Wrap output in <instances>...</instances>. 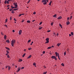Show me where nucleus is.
Segmentation results:
<instances>
[{
  "instance_id": "obj_42",
  "label": "nucleus",
  "mask_w": 74,
  "mask_h": 74,
  "mask_svg": "<svg viewBox=\"0 0 74 74\" xmlns=\"http://www.w3.org/2000/svg\"><path fill=\"white\" fill-rule=\"evenodd\" d=\"M14 21H16V19L15 18H14Z\"/></svg>"
},
{
  "instance_id": "obj_39",
  "label": "nucleus",
  "mask_w": 74,
  "mask_h": 74,
  "mask_svg": "<svg viewBox=\"0 0 74 74\" xmlns=\"http://www.w3.org/2000/svg\"><path fill=\"white\" fill-rule=\"evenodd\" d=\"M11 8L12 9H13V8H14V7H13L12 6H11Z\"/></svg>"
},
{
  "instance_id": "obj_13",
  "label": "nucleus",
  "mask_w": 74,
  "mask_h": 74,
  "mask_svg": "<svg viewBox=\"0 0 74 74\" xmlns=\"http://www.w3.org/2000/svg\"><path fill=\"white\" fill-rule=\"evenodd\" d=\"M52 1H51L50 2V3H49V5H51V3H52Z\"/></svg>"
},
{
  "instance_id": "obj_2",
  "label": "nucleus",
  "mask_w": 74,
  "mask_h": 74,
  "mask_svg": "<svg viewBox=\"0 0 74 74\" xmlns=\"http://www.w3.org/2000/svg\"><path fill=\"white\" fill-rule=\"evenodd\" d=\"M42 3H43V4L44 5H45V4H47V3L46 0H42Z\"/></svg>"
},
{
  "instance_id": "obj_59",
  "label": "nucleus",
  "mask_w": 74,
  "mask_h": 74,
  "mask_svg": "<svg viewBox=\"0 0 74 74\" xmlns=\"http://www.w3.org/2000/svg\"><path fill=\"white\" fill-rule=\"evenodd\" d=\"M18 7H16V6H15L14 7V8H17Z\"/></svg>"
},
{
  "instance_id": "obj_57",
  "label": "nucleus",
  "mask_w": 74,
  "mask_h": 74,
  "mask_svg": "<svg viewBox=\"0 0 74 74\" xmlns=\"http://www.w3.org/2000/svg\"><path fill=\"white\" fill-rule=\"evenodd\" d=\"M21 15H21V14H20L18 15V16H19V17H20V16H21Z\"/></svg>"
},
{
  "instance_id": "obj_7",
  "label": "nucleus",
  "mask_w": 74,
  "mask_h": 74,
  "mask_svg": "<svg viewBox=\"0 0 74 74\" xmlns=\"http://www.w3.org/2000/svg\"><path fill=\"white\" fill-rule=\"evenodd\" d=\"M56 57V56H52L51 57L52 59H55Z\"/></svg>"
},
{
  "instance_id": "obj_52",
  "label": "nucleus",
  "mask_w": 74,
  "mask_h": 74,
  "mask_svg": "<svg viewBox=\"0 0 74 74\" xmlns=\"http://www.w3.org/2000/svg\"><path fill=\"white\" fill-rule=\"evenodd\" d=\"M8 2H10V1H12V0H8Z\"/></svg>"
},
{
  "instance_id": "obj_58",
  "label": "nucleus",
  "mask_w": 74,
  "mask_h": 74,
  "mask_svg": "<svg viewBox=\"0 0 74 74\" xmlns=\"http://www.w3.org/2000/svg\"><path fill=\"white\" fill-rule=\"evenodd\" d=\"M30 1H29L27 2V3H30Z\"/></svg>"
},
{
  "instance_id": "obj_11",
  "label": "nucleus",
  "mask_w": 74,
  "mask_h": 74,
  "mask_svg": "<svg viewBox=\"0 0 74 74\" xmlns=\"http://www.w3.org/2000/svg\"><path fill=\"white\" fill-rule=\"evenodd\" d=\"M5 48H6V49H7L8 50V51H10V49L8 47H5Z\"/></svg>"
},
{
  "instance_id": "obj_48",
  "label": "nucleus",
  "mask_w": 74,
  "mask_h": 74,
  "mask_svg": "<svg viewBox=\"0 0 74 74\" xmlns=\"http://www.w3.org/2000/svg\"><path fill=\"white\" fill-rule=\"evenodd\" d=\"M12 9H10V11H12Z\"/></svg>"
},
{
  "instance_id": "obj_10",
  "label": "nucleus",
  "mask_w": 74,
  "mask_h": 74,
  "mask_svg": "<svg viewBox=\"0 0 74 74\" xmlns=\"http://www.w3.org/2000/svg\"><path fill=\"white\" fill-rule=\"evenodd\" d=\"M31 57H32V55H30L27 58V59H30Z\"/></svg>"
},
{
  "instance_id": "obj_47",
  "label": "nucleus",
  "mask_w": 74,
  "mask_h": 74,
  "mask_svg": "<svg viewBox=\"0 0 74 74\" xmlns=\"http://www.w3.org/2000/svg\"><path fill=\"white\" fill-rule=\"evenodd\" d=\"M31 49H32V48H28V50H31Z\"/></svg>"
},
{
  "instance_id": "obj_56",
  "label": "nucleus",
  "mask_w": 74,
  "mask_h": 74,
  "mask_svg": "<svg viewBox=\"0 0 74 74\" xmlns=\"http://www.w3.org/2000/svg\"><path fill=\"white\" fill-rule=\"evenodd\" d=\"M48 32H51V31L50 30H49L47 31Z\"/></svg>"
},
{
  "instance_id": "obj_61",
  "label": "nucleus",
  "mask_w": 74,
  "mask_h": 74,
  "mask_svg": "<svg viewBox=\"0 0 74 74\" xmlns=\"http://www.w3.org/2000/svg\"><path fill=\"white\" fill-rule=\"evenodd\" d=\"M58 58L59 59V60H60V58H59V56L58 57Z\"/></svg>"
},
{
  "instance_id": "obj_24",
  "label": "nucleus",
  "mask_w": 74,
  "mask_h": 74,
  "mask_svg": "<svg viewBox=\"0 0 74 74\" xmlns=\"http://www.w3.org/2000/svg\"><path fill=\"white\" fill-rule=\"evenodd\" d=\"M27 23H30V21L28 20L27 21Z\"/></svg>"
},
{
  "instance_id": "obj_36",
  "label": "nucleus",
  "mask_w": 74,
  "mask_h": 74,
  "mask_svg": "<svg viewBox=\"0 0 74 74\" xmlns=\"http://www.w3.org/2000/svg\"><path fill=\"white\" fill-rule=\"evenodd\" d=\"M42 27H40V28H39V30H41V29H42Z\"/></svg>"
},
{
  "instance_id": "obj_40",
  "label": "nucleus",
  "mask_w": 74,
  "mask_h": 74,
  "mask_svg": "<svg viewBox=\"0 0 74 74\" xmlns=\"http://www.w3.org/2000/svg\"><path fill=\"white\" fill-rule=\"evenodd\" d=\"M7 4H9V2L8 1H7Z\"/></svg>"
},
{
  "instance_id": "obj_16",
  "label": "nucleus",
  "mask_w": 74,
  "mask_h": 74,
  "mask_svg": "<svg viewBox=\"0 0 74 74\" xmlns=\"http://www.w3.org/2000/svg\"><path fill=\"white\" fill-rule=\"evenodd\" d=\"M57 16V14H55L54 15H53V17L54 18H55V17H56V16Z\"/></svg>"
},
{
  "instance_id": "obj_5",
  "label": "nucleus",
  "mask_w": 74,
  "mask_h": 74,
  "mask_svg": "<svg viewBox=\"0 0 74 74\" xmlns=\"http://www.w3.org/2000/svg\"><path fill=\"white\" fill-rule=\"evenodd\" d=\"M22 30H19V35H21V34H22Z\"/></svg>"
},
{
  "instance_id": "obj_31",
  "label": "nucleus",
  "mask_w": 74,
  "mask_h": 74,
  "mask_svg": "<svg viewBox=\"0 0 74 74\" xmlns=\"http://www.w3.org/2000/svg\"><path fill=\"white\" fill-rule=\"evenodd\" d=\"M57 46H58V47H59V46H60V45H59V43H58L57 44Z\"/></svg>"
},
{
  "instance_id": "obj_18",
  "label": "nucleus",
  "mask_w": 74,
  "mask_h": 74,
  "mask_svg": "<svg viewBox=\"0 0 74 74\" xmlns=\"http://www.w3.org/2000/svg\"><path fill=\"white\" fill-rule=\"evenodd\" d=\"M61 66H64V64L63 63H62L61 64Z\"/></svg>"
},
{
  "instance_id": "obj_54",
  "label": "nucleus",
  "mask_w": 74,
  "mask_h": 74,
  "mask_svg": "<svg viewBox=\"0 0 74 74\" xmlns=\"http://www.w3.org/2000/svg\"><path fill=\"white\" fill-rule=\"evenodd\" d=\"M53 34H54V35H55V36H56V34H55V32H54L53 33Z\"/></svg>"
},
{
  "instance_id": "obj_3",
  "label": "nucleus",
  "mask_w": 74,
  "mask_h": 74,
  "mask_svg": "<svg viewBox=\"0 0 74 74\" xmlns=\"http://www.w3.org/2000/svg\"><path fill=\"white\" fill-rule=\"evenodd\" d=\"M49 38H47L46 39V41H47L45 42V44H48L49 42Z\"/></svg>"
},
{
  "instance_id": "obj_15",
  "label": "nucleus",
  "mask_w": 74,
  "mask_h": 74,
  "mask_svg": "<svg viewBox=\"0 0 74 74\" xmlns=\"http://www.w3.org/2000/svg\"><path fill=\"white\" fill-rule=\"evenodd\" d=\"M22 60L21 59H19V60H18V62H22Z\"/></svg>"
},
{
  "instance_id": "obj_17",
  "label": "nucleus",
  "mask_w": 74,
  "mask_h": 74,
  "mask_svg": "<svg viewBox=\"0 0 74 74\" xmlns=\"http://www.w3.org/2000/svg\"><path fill=\"white\" fill-rule=\"evenodd\" d=\"M10 69H11V67L9 66H8V70H10Z\"/></svg>"
},
{
  "instance_id": "obj_43",
  "label": "nucleus",
  "mask_w": 74,
  "mask_h": 74,
  "mask_svg": "<svg viewBox=\"0 0 74 74\" xmlns=\"http://www.w3.org/2000/svg\"><path fill=\"white\" fill-rule=\"evenodd\" d=\"M5 4H7V1H5Z\"/></svg>"
},
{
  "instance_id": "obj_4",
  "label": "nucleus",
  "mask_w": 74,
  "mask_h": 74,
  "mask_svg": "<svg viewBox=\"0 0 74 74\" xmlns=\"http://www.w3.org/2000/svg\"><path fill=\"white\" fill-rule=\"evenodd\" d=\"M20 70H21V67H18L17 69V71H16V72H19Z\"/></svg>"
},
{
  "instance_id": "obj_6",
  "label": "nucleus",
  "mask_w": 74,
  "mask_h": 74,
  "mask_svg": "<svg viewBox=\"0 0 74 74\" xmlns=\"http://www.w3.org/2000/svg\"><path fill=\"white\" fill-rule=\"evenodd\" d=\"M17 3H13L15 7H18V5H17Z\"/></svg>"
},
{
  "instance_id": "obj_37",
  "label": "nucleus",
  "mask_w": 74,
  "mask_h": 74,
  "mask_svg": "<svg viewBox=\"0 0 74 74\" xmlns=\"http://www.w3.org/2000/svg\"><path fill=\"white\" fill-rule=\"evenodd\" d=\"M45 53V51H43L42 52V53L43 54H44V53Z\"/></svg>"
},
{
  "instance_id": "obj_64",
  "label": "nucleus",
  "mask_w": 74,
  "mask_h": 74,
  "mask_svg": "<svg viewBox=\"0 0 74 74\" xmlns=\"http://www.w3.org/2000/svg\"><path fill=\"white\" fill-rule=\"evenodd\" d=\"M5 26H6V27L7 28V25H5Z\"/></svg>"
},
{
  "instance_id": "obj_41",
  "label": "nucleus",
  "mask_w": 74,
  "mask_h": 74,
  "mask_svg": "<svg viewBox=\"0 0 74 74\" xmlns=\"http://www.w3.org/2000/svg\"><path fill=\"white\" fill-rule=\"evenodd\" d=\"M69 19H70V18H69V17H67V21H69Z\"/></svg>"
},
{
  "instance_id": "obj_46",
  "label": "nucleus",
  "mask_w": 74,
  "mask_h": 74,
  "mask_svg": "<svg viewBox=\"0 0 74 74\" xmlns=\"http://www.w3.org/2000/svg\"><path fill=\"white\" fill-rule=\"evenodd\" d=\"M43 67H44V69H45V68H46V67H45V66H43Z\"/></svg>"
},
{
  "instance_id": "obj_38",
  "label": "nucleus",
  "mask_w": 74,
  "mask_h": 74,
  "mask_svg": "<svg viewBox=\"0 0 74 74\" xmlns=\"http://www.w3.org/2000/svg\"><path fill=\"white\" fill-rule=\"evenodd\" d=\"M64 56H65V55H66V52H64Z\"/></svg>"
},
{
  "instance_id": "obj_45",
  "label": "nucleus",
  "mask_w": 74,
  "mask_h": 74,
  "mask_svg": "<svg viewBox=\"0 0 74 74\" xmlns=\"http://www.w3.org/2000/svg\"><path fill=\"white\" fill-rule=\"evenodd\" d=\"M71 18H72V16H71L70 18V20L71 19Z\"/></svg>"
},
{
  "instance_id": "obj_50",
  "label": "nucleus",
  "mask_w": 74,
  "mask_h": 74,
  "mask_svg": "<svg viewBox=\"0 0 74 74\" xmlns=\"http://www.w3.org/2000/svg\"><path fill=\"white\" fill-rule=\"evenodd\" d=\"M42 24V22H40L39 24V25H40Z\"/></svg>"
},
{
  "instance_id": "obj_51",
  "label": "nucleus",
  "mask_w": 74,
  "mask_h": 74,
  "mask_svg": "<svg viewBox=\"0 0 74 74\" xmlns=\"http://www.w3.org/2000/svg\"><path fill=\"white\" fill-rule=\"evenodd\" d=\"M57 55H58V56H59V53H57Z\"/></svg>"
},
{
  "instance_id": "obj_34",
  "label": "nucleus",
  "mask_w": 74,
  "mask_h": 74,
  "mask_svg": "<svg viewBox=\"0 0 74 74\" xmlns=\"http://www.w3.org/2000/svg\"><path fill=\"white\" fill-rule=\"evenodd\" d=\"M18 10V9H13V10L14 11H16V10Z\"/></svg>"
},
{
  "instance_id": "obj_63",
  "label": "nucleus",
  "mask_w": 74,
  "mask_h": 74,
  "mask_svg": "<svg viewBox=\"0 0 74 74\" xmlns=\"http://www.w3.org/2000/svg\"><path fill=\"white\" fill-rule=\"evenodd\" d=\"M12 32H15V30H13Z\"/></svg>"
},
{
  "instance_id": "obj_21",
  "label": "nucleus",
  "mask_w": 74,
  "mask_h": 74,
  "mask_svg": "<svg viewBox=\"0 0 74 74\" xmlns=\"http://www.w3.org/2000/svg\"><path fill=\"white\" fill-rule=\"evenodd\" d=\"M25 55H26V53H24L22 57H23V58H24V57L25 56Z\"/></svg>"
},
{
  "instance_id": "obj_9",
  "label": "nucleus",
  "mask_w": 74,
  "mask_h": 74,
  "mask_svg": "<svg viewBox=\"0 0 74 74\" xmlns=\"http://www.w3.org/2000/svg\"><path fill=\"white\" fill-rule=\"evenodd\" d=\"M6 38H7V36L5 35H4V39L5 40H6Z\"/></svg>"
},
{
  "instance_id": "obj_14",
  "label": "nucleus",
  "mask_w": 74,
  "mask_h": 74,
  "mask_svg": "<svg viewBox=\"0 0 74 74\" xmlns=\"http://www.w3.org/2000/svg\"><path fill=\"white\" fill-rule=\"evenodd\" d=\"M66 25H69L70 24V22H66Z\"/></svg>"
},
{
  "instance_id": "obj_35",
  "label": "nucleus",
  "mask_w": 74,
  "mask_h": 74,
  "mask_svg": "<svg viewBox=\"0 0 74 74\" xmlns=\"http://www.w3.org/2000/svg\"><path fill=\"white\" fill-rule=\"evenodd\" d=\"M7 58H10V57L9 56V55H8Z\"/></svg>"
},
{
  "instance_id": "obj_20",
  "label": "nucleus",
  "mask_w": 74,
  "mask_h": 74,
  "mask_svg": "<svg viewBox=\"0 0 74 74\" xmlns=\"http://www.w3.org/2000/svg\"><path fill=\"white\" fill-rule=\"evenodd\" d=\"M51 48H52V47H49L47 48V49H51Z\"/></svg>"
},
{
  "instance_id": "obj_23",
  "label": "nucleus",
  "mask_w": 74,
  "mask_h": 74,
  "mask_svg": "<svg viewBox=\"0 0 74 74\" xmlns=\"http://www.w3.org/2000/svg\"><path fill=\"white\" fill-rule=\"evenodd\" d=\"M59 26L60 27H61V28H62V25H61V24H59Z\"/></svg>"
},
{
  "instance_id": "obj_26",
  "label": "nucleus",
  "mask_w": 74,
  "mask_h": 74,
  "mask_svg": "<svg viewBox=\"0 0 74 74\" xmlns=\"http://www.w3.org/2000/svg\"><path fill=\"white\" fill-rule=\"evenodd\" d=\"M33 65L34 66H36V63H33Z\"/></svg>"
},
{
  "instance_id": "obj_12",
  "label": "nucleus",
  "mask_w": 74,
  "mask_h": 74,
  "mask_svg": "<svg viewBox=\"0 0 74 74\" xmlns=\"http://www.w3.org/2000/svg\"><path fill=\"white\" fill-rule=\"evenodd\" d=\"M6 42H7V43H10V40H6Z\"/></svg>"
},
{
  "instance_id": "obj_32",
  "label": "nucleus",
  "mask_w": 74,
  "mask_h": 74,
  "mask_svg": "<svg viewBox=\"0 0 74 74\" xmlns=\"http://www.w3.org/2000/svg\"><path fill=\"white\" fill-rule=\"evenodd\" d=\"M71 35H74V34L73 32H71Z\"/></svg>"
},
{
  "instance_id": "obj_19",
  "label": "nucleus",
  "mask_w": 74,
  "mask_h": 74,
  "mask_svg": "<svg viewBox=\"0 0 74 74\" xmlns=\"http://www.w3.org/2000/svg\"><path fill=\"white\" fill-rule=\"evenodd\" d=\"M55 54L56 55V56L57 57L58 56V52H55Z\"/></svg>"
},
{
  "instance_id": "obj_1",
  "label": "nucleus",
  "mask_w": 74,
  "mask_h": 74,
  "mask_svg": "<svg viewBox=\"0 0 74 74\" xmlns=\"http://www.w3.org/2000/svg\"><path fill=\"white\" fill-rule=\"evenodd\" d=\"M16 42V41L15 40H12L11 42V45L12 47H14V44H15Z\"/></svg>"
},
{
  "instance_id": "obj_55",
  "label": "nucleus",
  "mask_w": 74,
  "mask_h": 74,
  "mask_svg": "<svg viewBox=\"0 0 74 74\" xmlns=\"http://www.w3.org/2000/svg\"><path fill=\"white\" fill-rule=\"evenodd\" d=\"M10 21H11V20H12V17H10Z\"/></svg>"
},
{
  "instance_id": "obj_53",
  "label": "nucleus",
  "mask_w": 74,
  "mask_h": 74,
  "mask_svg": "<svg viewBox=\"0 0 74 74\" xmlns=\"http://www.w3.org/2000/svg\"><path fill=\"white\" fill-rule=\"evenodd\" d=\"M54 59H55V60H57V58H56H56H55Z\"/></svg>"
},
{
  "instance_id": "obj_25",
  "label": "nucleus",
  "mask_w": 74,
  "mask_h": 74,
  "mask_svg": "<svg viewBox=\"0 0 74 74\" xmlns=\"http://www.w3.org/2000/svg\"><path fill=\"white\" fill-rule=\"evenodd\" d=\"M8 21V19H6L5 20V23H6V22H7Z\"/></svg>"
},
{
  "instance_id": "obj_28",
  "label": "nucleus",
  "mask_w": 74,
  "mask_h": 74,
  "mask_svg": "<svg viewBox=\"0 0 74 74\" xmlns=\"http://www.w3.org/2000/svg\"><path fill=\"white\" fill-rule=\"evenodd\" d=\"M15 12H14V10H12V14H14Z\"/></svg>"
},
{
  "instance_id": "obj_44",
  "label": "nucleus",
  "mask_w": 74,
  "mask_h": 74,
  "mask_svg": "<svg viewBox=\"0 0 74 74\" xmlns=\"http://www.w3.org/2000/svg\"><path fill=\"white\" fill-rule=\"evenodd\" d=\"M1 34L2 35L4 36V34H3V33L1 32Z\"/></svg>"
},
{
  "instance_id": "obj_49",
  "label": "nucleus",
  "mask_w": 74,
  "mask_h": 74,
  "mask_svg": "<svg viewBox=\"0 0 74 74\" xmlns=\"http://www.w3.org/2000/svg\"><path fill=\"white\" fill-rule=\"evenodd\" d=\"M24 67H21V69H22H22H24Z\"/></svg>"
},
{
  "instance_id": "obj_62",
  "label": "nucleus",
  "mask_w": 74,
  "mask_h": 74,
  "mask_svg": "<svg viewBox=\"0 0 74 74\" xmlns=\"http://www.w3.org/2000/svg\"><path fill=\"white\" fill-rule=\"evenodd\" d=\"M6 56L8 55V53H6Z\"/></svg>"
},
{
  "instance_id": "obj_27",
  "label": "nucleus",
  "mask_w": 74,
  "mask_h": 74,
  "mask_svg": "<svg viewBox=\"0 0 74 74\" xmlns=\"http://www.w3.org/2000/svg\"><path fill=\"white\" fill-rule=\"evenodd\" d=\"M6 52L7 53H9L10 52H9V51H8V50L6 51Z\"/></svg>"
},
{
  "instance_id": "obj_33",
  "label": "nucleus",
  "mask_w": 74,
  "mask_h": 74,
  "mask_svg": "<svg viewBox=\"0 0 74 74\" xmlns=\"http://www.w3.org/2000/svg\"><path fill=\"white\" fill-rule=\"evenodd\" d=\"M53 22H52V23H51V26H53Z\"/></svg>"
},
{
  "instance_id": "obj_29",
  "label": "nucleus",
  "mask_w": 74,
  "mask_h": 74,
  "mask_svg": "<svg viewBox=\"0 0 74 74\" xmlns=\"http://www.w3.org/2000/svg\"><path fill=\"white\" fill-rule=\"evenodd\" d=\"M36 12H34L33 13V14H34V15H36Z\"/></svg>"
},
{
  "instance_id": "obj_60",
  "label": "nucleus",
  "mask_w": 74,
  "mask_h": 74,
  "mask_svg": "<svg viewBox=\"0 0 74 74\" xmlns=\"http://www.w3.org/2000/svg\"><path fill=\"white\" fill-rule=\"evenodd\" d=\"M67 51H68V52H69V49H67Z\"/></svg>"
},
{
  "instance_id": "obj_30",
  "label": "nucleus",
  "mask_w": 74,
  "mask_h": 74,
  "mask_svg": "<svg viewBox=\"0 0 74 74\" xmlns=\"http://www.w3.org/2000/svg\"><path fill=\"white\" fill-rule=\"evenodd\" d=\"M47 73V72H44L43 74H46Z\"/></svg>"
},
{
  "instance_id": "obj_8",
  "label": "nucleus",
  "mask_w": 74,
  "mask_h": 74,
  "mask_svg": "<svg viewBox=\"0 0 74 74\" xmlns=\"http://www.w3.org/2000/svg\"><path fill=\"white\" fill-rule=\"evenodd\" d=\"M62 17L61 16H60L57 18V19H62Z\"/></svg>"
},
{
  "instance_id": "obj_22",
  "label": "nucleus",
  "mask_w": 74,
  "mask_h": 74,
  "mask_svg": "<svg viewBox=\"0 0 74 74\" xmlns=\"http://www.w3.org/2000/svg\"><path fill=\"white\" fill-rule=\"evenodd\" d=\"M31 42V40L30 39L27 42Z\"/></svg>"
}]
</instances>
